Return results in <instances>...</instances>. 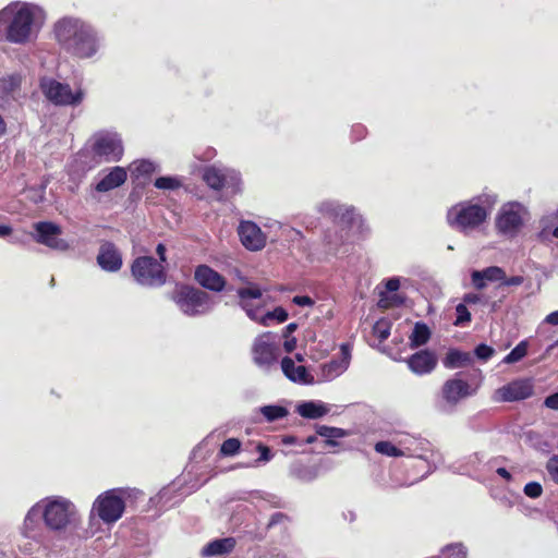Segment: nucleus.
Wrapping results in <instances>:
<instances>
[{"mask_svg":"<svg viewBox=\"0 0 558 558\" xmlns=\"http://www.w3.org/2000/svg\"><path fill=\"white\" fill-rule=\"evenodd\" d=\"M46 22V12L37 4L12 2L0 10V41L25 46L34 43Z\"/></svg>","mask_w":558,"mask_h":558,"instance_id":"nucleus-1","label":"nucleus"},{"mask_svg":"<svg viewBox=\"0 0 558 558\" xmlns=\"http://www.w3.org/2000/svg\"><path fill=\"white\" fill-rule=\"evenodd\" d=\"M41 517L46 527L53 532L65 531L80 520V513L73 501L63 496H49L36 502L27 512L23 532L32 537Z\"/></svg>","mask_w":558,"mask_h":558,"instance_id":"nucleus-2","label":"nucleus"},{"mask_svg":"<svg viewBox=\"0 0 558 558\" xmlns=\"http://www.w3.org/2000/svg\"><path fill=\"white\" fill-rule=\"evenodd\" d=\"M54 39L68 53L81 58H92L99 49V38L94 27L87 22L64 16L53 25Z\"/></svg>","mask_w":558,"mask_h":558,"instance_id":"nucleus-3","label":"nucleus"},{"mask_svg":"<svg viewBox=\"0 0 558 558\" xmlns=\"http://www.w3.org/2000/svg\"><path fill=\"white\" fill-rule=\"evenodd\" d=\"M484 203L463 202L452 206L447 213V221L449 226L461 231L469 232L481 226L487 218L490 207L496 199L485 201Z\"/></svg>","mask_w":558,"mask_h":558,"instance_id":"nucleus-4","label":"nucleus"},{"mask_svg":"<svg viewBox=\"0 0 558 558\" xmlns=\"http://www.w3.org/2000/svg\"><path fill=\"white\" fill-rule=\"evenodd\" d=\"M238 295L240 298V304L242 308L245 311L246 315L264 325L268 326L270 320L276 319L278 323H283L288 318V313L283 307H276L271 312H267L263 315H258L257 311L253 308V302L258 301L259 303L263 302V291L254 284H250L248 287L239 289Z\"/></svg>","mask_w":558,"mask_h":558,"instance_id":"nucleus-5","label":"nucleus"},{"mask_svg":"<svg viewBox=\"0 0 558 558\" xmlns=\"http://www.w3.org/2000/svg\"><path fill=\"white\" fill-rule=\"evenodd\" d=\"M40 89L45 97L56 106L76 107L85 98V90L82 87H72L51 77H44L40 81Z\"/></svg>","mask_w":558,"mask_h":558,"instance_id":"nucleus-6","label":"nucleus"},{"mask_svg":"<svg viewBox=\"0 0 558 558\" xmlns=\"http://www.w3.org/2000/svg\"><path fill=\"white\" fill-rule=\"evenodd\" d=\"M125 502L121 490L110 489L93 502L89 518L98 517L104 523H116L124 513Z\"/></svg>","mask_w":558,"mask_h":558,"instance_id":"nucleus-7","label":"nucleus"},{"mask_svg":"<svg viewBox=\"0 0 558 558\" xmlns=\"http://www.w3.org/2000/svg\"><path fill=\"white\" fill-rule=\"evenodd\" d=\"M173 301L182 313L189 316L202 315L213 307L209 295L192 287H180L173 295Z\"/></svg>","mask_w":558,"mask_h":558,"instance_id":"nucleus-8","label":"nucleus"},{"mask_svg":"<svg viewBox=\"0 0 558 558\" xmlns=\"http://www.w3.org/2000/svg\"><path fill=\"white\" fill-rule=\"evenodd\" d=\"M131 271L135 281L141 286L158 287L166 281L162 264L150 256H142L134 259Z\"/></svg>","mask_w":558,"mask_h":558,"instance_id":"nucleus-9","label":"nucleus"},{"mask_svg":"<svg viewBox=\"0 0 558 558\" xmlns=\"http://www.w3.org/2000/svg\"><path fill=\"white\" fill-rule=\"evenodd\" d=\"M526 216V209L519 203L505 204L496 218L497 230L507 236L515 235L521 229L524 217Z\"/></svg>","mask_w":558,"mask_h":558,"instance_id":"nucleus-10","label":"nucleus"},{"mask_svg":"<svg viewBox=\"0 0 558 558\" xmlns=\"http://www.w3.org/2000/svg\"><path fill=\"white\" fill-rule=\"evenodd\" d=\"M93 151L107 161H117L123 155L121 137L114 132L102 131L93 136Z\"/></svg>","mask_w":558,"mask_h":558,"instance_id":"nucleus-11","label":"nucleus"},{"mask_svg":"<svg viewBox=\"0 0 558 558\" xmlns=\"http://www.w3.org/2000/svg\"><path fill=\"white\" fill-rule=\"evenodd\" d=\"M252 356L254 363L263 369H269L277 362L278 348L271 332H264L256 337L252 347Z\"/></svg>","mask_w":558,"mask_h":558,"instance_id":"nucleus-12","label":"nucleus"},{"mask_svg":"<svg viewBox=\"0 0 558 558\" xmlns=\"http://www.w3.org/2000/svg\"><path fill=\"white\" fill-rule=\"evenodd\" d=\"M203 179L214 190L230 189L232 193L240 190L241 178L235 170L209 167L204 170Z\"/></svg>","mask_w":558,"mask_h":558,"instance_id":"nucleus-13","label":"nucleus"},{"mask_svg":"<svg viewBox=\"0 0 558 558\" xmlns=\"http://www.w3.org/2000/svg\"><path fill=\"white\" fill-rule=\"evenodd\" d=\"M533 393V384L530 379H515L496 389L493 393L495 402H514L524 400Z\"/></svg>","mask_w":558,"mask_h":558,"instance_id":"nucleus-14","label":"nucleus"},{"mask_svg":"<svg viewBox=\"0 0 558 558\" xmlns=\"http://www.w3.org/2000/svg\"><path fill=\"white\" fill-rule=\"evenodd\" d=\"M35 241L44 244L52 250L64 252L69 250V244L65 240L61 239V228L52 222L40 221L34 225Z\"/></svg>","mask_w":558,"mask_h":558,"instance_id":"nucleus-15","label":"nucleus"},{"mask_svg":"<svg viewBox=\"0 0 558 558\" xmlns=\"http://www.w3.org/2000/svg\"><path fill=\"white\" fill-rule=\"evenodd\" d=\"M476 393V388L468 381L453 377L446 380L441 388V397L447 405L454 408L460 401Z\"/></svg>","mask_w":558,"mask_h":558,"instance_id":"nucleus-16","label":"nucleus"},{"mask_svg":"<svg viewBox=\"0 0 558 558\" xmlns=\"http://www.w3.org/2000/svg\"><path fill=\"white\" fill-rule=\"evenodd\" d=\"M241 243L250 251H260L266 245V235L252 221H242L238 228Z\"/></svg>","mask_w":558,"mask_h":558,"instance_id":"nucleus-17","label":"nucleus"},{"mask_svg":"<svg viewBox=\"0 0 558 558\" xmlns=\"http://www.w3.org/2000/svg\"><path fill=\"white\" fill-rule=\"evenodd\" d=\"M341 357L337 360H331L330 362L324 364L322 366L320 372V380L322 381H330L341 374H343L350 364L351 360V351L348 344H342L341 348Z\"/></svg>","mask_w":558,"mask_h":558,"instance_id":"nucleus-18","label":"nucleus"},{"mask_svg":"<svg viewBox=\"0 0 558 558\" xmlns=\"http://www.w3.org/2000/svg\"><path fill=\"white\" fill-rule=\"evenodd\" d=\"M97 263L101 269L114 272L122 267V256L114 244L105 242L100 245Z\"/></svg>","mask_w":558,"mask_h":558,"instance_id":"nucleus-19","label":"nucleus"},{"mask_svg":"<svg viewBox=\"0 0 558 558\" xmlns=\"http://www.w3.org/2000/svg\"><path fill=\"white\" fill-rule=\"evenodd\" d=\"M195 280L205 289L217 292L221 291L226 284L223 277L206 265L196 268Z\"/></svg>","mask_w":558,"mask_h":558,"instance_id":"nucleus-20","label":"nucleus"},{"mask_svg":"<svg viewBox=\"0 0 558 558\" xmlns=\"http://www.w3.org/2000/svg\"><path fill=\"white\" fill-rule=\"evenodd\" d=\"M407 363L413 373L424 375L430 373L436 367L437 359L432 352L423 350L409 357Z\"/></svg>","mask_w":558,"mask_h":558,"instance_id":"nucleus-21","label":"nucleus"},{"mask_svg":"<svg viewBox=\"0 0 558 558\" xmlns=\"http://www.w3.org/2000/svg\"><path fill=\"white\" fill-rule=\"evenodd\" d=\"M281 369L287 378L293 383L311 385L314 383V377L307 372L303 365H295L291 357H283L281 361Z\"/></svg>","mask_w":558,"mask_h":558,"instance_id":"nucleus-22","label":"nucleus"},{"mask_svg":"<svg viewBox=\"0 0 558 558\" xmlns=\"http://www.w3.org/2000/svg\"><path fill=\"white\" fill-rule=\"evenodd\" d=\"M319 210L342 223L351 225L357 219L353 208L345 205H339L331 201L322 203Z\"/></svg>","mask_w":558,"mask_h":558,"instance_id":"nucleus-23","label":"nucleus"},{"mask_svg":"<svg viewBox=\"0 0 558 558\" xmlns=\"http://www.w3.org/2000/svg\"><path fill=\"white\" fill-rule=\"evenodd\" d=\"M128 174L124 168L113 167L108 173L96 184V191L105 193L121 186L126 181Z\"/></svg>","mask_w":558,"mask_h":558,"instance_id":"nucleus-24","label":"nucleus"},{"mask_svg":"<svg viewBox=\"0 0 558 558\" xmlns=\"http://www.w3.org/2000/svg\"><path fill=\"white\" fill-rule=\"evenodd\" d=\"M473 286L482 290L486 287V282L501 281L505 279V270L498 266H490L483 270H474L471 274Z\"/></svg>","mask_w":558,"mask_h":558,"instance_id":"nucleus-25","label":"nucleus"},{"mask_svg":"<svg viewBox=\"0 0 558 558\" xmlns=\"http://www.w3.org/2000/svg\"><path fill=\"white\" fill-rule=\"evenodd\" d=\"M331 407L323 401H305L296 407V412L304 418L316 420L327 415Z\"/></svg>","mask_w":558,"mask_h":558,"instance_id":"nucleus-26","label":"nucleus"},{"mask_svg":"<svg viewBox=\"0 0 558 558\" xmlns=\"http://www.w3.org/2000/svg\"><path fill=\"white\" fill-rule=\"evenodd\" d=\"M234 546L235 541L232 537L215 539L203 547L201 555L204 558L222 556L231 553Z\"/></svg>","mask_w":558,"mask_h":558,"instance_id":"nucleus-27","label":"nucleus"},{"mask_svg":"<svg viewBox=\"0 0 558 558\" xmlns=\"http://www.w3.org/2000/svg\"><path fill=\"white\" fill-rule=\"evenodd\" d=\"M157 170V166L150 160H137L130 166L131 174L136 180L149 178Z\"/></svg>","mask_w":558,"mask_h":558,"instance_id":"nucleus-28","label":"nucleus"},{"mask_svg":"<svg viewBox=\"0 0 558 558\" xmlns=\"http://www.w3.org/2000/svg\"><path fill=\"white\" fill-rule=\"evenodd\" d=\"M471 362L469 353L459 350H450L444 359V366L447 368H458L468 365Z\"/></svg>","mask_w":558,"mask_h":558,"instance_id":"nucleus-29","label":"nucleus"},{"mask_svg":"<svg viewBox=\"0 0 558 558\" xmlns=\"http://www.w3.org/2000/svg\"><path fill=\"white\" fill-rule=\"evenodd\" d=\"M22 76L17 73L4 75L0 78V92L4 96L13 95L21 86Z\"/></svg>","mask_w":558,"mask_h":558,"instance_id":"nucleus-30","label":"nucleus"},{"mask_svg":"<svg viewBox=\"0 0 558 558\" xmlns=\"http://www.w3.org/2000/svg\"><path fill=\"white\" fill-rule=\"evenodd\" d=\"M430 337L429 328L423 323H416L410 336L411 347H420L425 344Z\"/></svg>","mask_w":558,"mask_h":558,"instance_id":"nucleus-31","label":"nucleus"},{"mask_svg":"<svg viewBox=\"0 0 558 558\" xmlns=\"http://www.w3.org/2000/svg\"><path fill=\"white\" fill-rule=\"evenodd\" d=\"M529 350V342L526 340H523L519 342L509 354H507L502 363L505 364H514L519 361H521L526 354Z\"/></svg>","mask_w":558,"mask_h":558,"instance_id":"nucleus-32","label":"nucleus"},{"mask_svg":"<svg viewBox=\"0 0 558 558\" xmlns=\"http://www.w3.org/2000/svg\"><path fill=\"white\" fill-rule=\"evenodd\" d=\"M317 434L326 438L327 444L332 446L336 445L333 439L347 436V432L344 429L338 427H329L325 425L317 427Z\"/></svg>","mask_w":558,"mask_h":558,"instance_id":"nucleus-33","label":"nucleus"},{"mask_svg":"<svg viewBox=\"0 0 558 558\" xmlns=\"http://www.w3.org/2000/svg\"><path fill=\"white\" fill-rule=\"evenodd\" d=\"M375 450L376 452L387 457H403L407 454L405 450L398 448L390 441H378L375 445Z\"/></svg>","mask_w":558,"mask_h":558,"instance_id":"nucleus-34","label":"nucleus"},{"mask_svg":"<svg viewBox=\"0 0 558 558\" xmlns=\"http://www.w3.org/2000/svg\"><path fill=\"white\" fill-rule=\"evenodd\" d=\"M260 412L268 422H274L288 415V410L280 405H265L260 408Z\"/></svg>","mask_w":558,"mask_h":558,"instance_id":"nucleus-35","label":"nucleus"},{"mask_svg":"<svg viewBox=\"0 0 558 558\" xmlns=\"http://www.w3.org/2000/svg\"><path fill=\"white\" fill-rule=\"evenodd\" d=\"M241 441L238 438H229L225 440L220 447V454L225 457H232L239 452Z\"/></svg>","mask_w":558,"mask_h":558,"instance_id":"nucleus-36","label":"nucleus"},{"mask_svg":"<svg viewBox=\"0 0 558 558\" xmlns=\"http://www.w3.org/2000/svg\"><path fill=\"white\" fill-rule=\"evenodd\" d=\"M374 336L380 341H385L390 335V323L386 319L378 320L373 327Z\"/></svg>","mask_w":558,"mask_h":558,"instance_id":"nucleus-37","label":"nucleus"},{"mask_svg":"<svg viewBox=\"0 0 558 558\" xmlns=\"http://www.w3.org/2000/svg\"><path fill=\"white\" fill-rule=\"evenodd\" d=\"M445 558H466V549L462 544H451L442 549Z\"/></svg>","mask_w":558,"mask_h":558,"instance_id":"nucleus-38","label":"nucleus"},{"mask_svg":"<svg viewBox=\"0 0 558 558\" xmlns=\"http://www.w3.org/2000/svg\"><path fill=\"white\" fill-rule=\"evenodd\" d=\"M180 185L181 182L174 177H160L155 181V186L159 190H175Z\"/></svg>","mask_w":558,"mask_h":558,"instance_id":"nucleus-39","label":"nucleus"},{"mask_svg":"<svg viewBox=\"0 0 558 558\" xmlns=\"http://www.w3.org/2000/svg\"><path fill=\"white\" fill-rule=\"evenodd\" d=\"M457 312V319L454 322V325H462L464 323H468L471 320V314L466 308V305L463 303H460L456 307Z\"/></svg>","mask_w":558,"mask_h":558,"instance_id":"nucleus-40","label":"nucleus"},{"mask_svg":"<svg viewBox=\"0 0 558 558\" xmlns=\"http://www.w3.org/2000/svg\"><path fill=\"white\" fill-rule=\"evenodd\" d=\"M546 470L550 478L558 484V456L551 457L546 463Z\"/></svg>","mask_w":558,"mask_h":558,"instance_id":"nucleus-41","label":"nucleus"},{"mask_svg":"<svg viewBox=\"0 0 558 558\" xmlns=\"http://www.w3.org/2000/svg\"><path fill=\"white\" fill-rule=\"evenodd\" d=\"M542 493V485L537 482H530L524 486V494L531 498H537Z\"/></svg>","mask_w":558,"mask_h":558,"instance_id":"nucleus-42","label":"nucleus"},{"mask_svg":"<svg viewBox=\"0 0 558 558\" xmlns=\"http://www.w3.org/2000/svg\"><path fill=\"white\" fill-rule=\"evenodd\" d=\"M494 352L495 350L492 347L484 343L477 345L475 349V355L483 361H487L488 359H490Z\"/></svg>","mask_w":558,"mask_h":558,"instance_id":"nucleus-43","label":"nucleus"},{"mask_svg":"<svg viewBox=\"0 0 558 558\" xmlns=\"http://www.w3.org/2000/svg\"><path fill=\"white\" fill-rule=\"evenodd\" d=\"M292 303L298 306H302V307H313L315 304V301L311 296H307V295H295L292 299Z\"/></svg>","mask_w":558,"mask_h":558,"instance_id":"nucleus-44","label":"nucleus"},{"mask_svg":"<svg viewBox=\"0 0 558 558\" xmlns=\"http://www.w3.org/2000/svg\"><path fill=\"white\" fill-rule=\"evenodd\" d=\"M257 450L259 451L260 456H259V458L257 459V461H256V462H258V463H259V462H268V461H270V460H271L272 454H271V452H270V450H269V448H268V447H266V446H264V445L259 444V445L257 446Z\"/></svg>","mask_w":558,"mask_h":558,"instance_id":"nucleus-45","label":"nucleus"},{"mask_svg":"<svg viewBox=\"0 0 558 558\" xmlns=\"http://www.w3.org/2000/svg\"><path fill=\"white\" fill-rule=\"evenodd\" d=\"M544 404L546 408L558 411V392L548 396Z\"/></svg>","mask_w":558,"mask_h":558,"instance_id":"nucleus-46","label":"nucleus"},{"mask_svg":"<svg viewBox=\"0 0 558 558\" xmlns=\"http://www.w3.org/2000/svg\"><path fill=\"white\" fill-rule=\"evenodd\" d=\"M501 282H502L504 286H508V287H510V286H520V284L523 283V277H521V276H513V277L507 278L505 276V279L501 280Z\"/></svg>","mask_w":558,"mask_h":558,"instance_id":"nucleus-47","label":"nucleus"},{"mask_svg":"<svg viewBox=\"0 0 558 558\" xmlns=\"http://www.w3.org/2000/svg\"><path fill=\"white\" fill-rule=\"evenodd\" d=\"M399 287H400V281L398 278H390L386 282V289L388 292H395L399 289Z\"/></svg>","mask_w":558,"mask_h":558,"instance_id":"nucleus-48","label":"nucleus"},{"mask_svg":"<svg viewBox=\"0 0 558 558\" xmlns=\"http://www.w3.org/2000/svg\"><path fill=\"white\" fill-rule=\"evenodd\" d=\"M482 298L475 293L465 294L463 298L464 304H476L481 302Z\"/></svg>","mask_w":558,"mask_h":558,"instance_id":"nucleus-49","label":"nucleus"},{"mask_svg":"<svg viewBox=\"0 0 558 558\" xmlns=\"http://www.w3.org/2000/svg\"><path fill=\"white\" fill-rule=\"evenodd\" d=\"M283 348L288 353L292 352L296 348V339L294 337L286 338Z\"/></svg>","mask_w":558,"mask_h":558,"instance_id":"nucleus-50","label":"nucleus"},{"mask_svg":"<svg viewBox=\"0 0 558 558\" xmlns=\"http://www.w3.org/2000/svg\"><path fill=\"white\" fill-rule=\"evenodd\" d=\"M544 322L553 326H558V311L548 314Z\"/></svg>","mask_w":558,"mask_h":558,"instance_id":"nucleus-51","label":"nucleus"},{"mask_svg":"<svg viewBox=\"0 0 558 558\" xmlns=\"http://www.w3.org/2000/svg\"><path fill=\"white\" fill-rule=\"evenodd\" d=\"M156 252L160 258V262L159 263H163L166 260V246L163 244H158L157 245V248H156Z\"/></svg>","mask_w":558,"mask_h":558,"instance_id":"nucleus-52","label":"nucleus"},{"mask_svg":"<svg viewBox=\"0 0 558 558\" xmlns=\"http://www.w3.org/2000/svg\"><path fill=\"white\" fill-rule=\"evenodd\" d=\"M296 327H298V326H296V324H294V323L289 324V325L284 328V330H283V337H284V338H290V337H291V335L296 330Z\"/></svg>","mask_w":558,"mask_h":558,"instance_id":"nucleus-53","label":"nucleus"},{"mask_svg":"<svg viewBox=\"0 0 558 558\" xmlns=\"http://www.w3.org/2000/svg\"><path fill=\"white\" fill-rule=\"evenodd\" d=\"M12 233V228L8 225H0V238L9 236Z\"/></svg>","mask_w":558,"mask_h":558,"instance_id":"nucleus-54","label":"nucleus"},{"mask_svg":"<svg viewBox=\"0 0 558 558\" xmlns=\"http://www.w3.org/2000/svg\"><path fill=\"white\" fill-rule=\"evenodd\" d=\"M266 305V298L263 295V302L259 303L258 301H254L253 302V308L257 311L258 315H263L262 314V310L263 307Z\"/></svg>","mask_w":558,"mask_h":558,"instance_id":"nucleus-55","label":"nucleus"},{"mask_svg":"<svg viewBox=\"0 0 558 558\" xmlns=\"http://www.w3.org/2000/svg\"><path fill=\"white\" fill-rule=\"evenodd\" d=\"M497 473H498L501 477H504V478H506V480H510V478H511L510 473H509L505 468H499V469H497Z\"/></svg>","mask_w":558,"mask_h":558,"instance_id":"nucleus-56","label":"nucleus"},{"mask_svg":"<svg viewBox=\"0 0 558 558\" xmlns=\"http://www.w3.org/2000/svg\"><path fill=\"white\" fill-rule=\"evenodd\" d=\"M390 302H388L384 296H381V299L379 300V305L383 306V307H388L390 306Z\"/></svg>","mask_w":558,"mask_h":558,"instance_id":"nucleus-57","label":"nucleus"},{"mask_svg":"<svg viewBox=\"0 0 558 558\" xmlns=\"http://www.w3.org/2000/svg\"><path fill=\"white\" fill-rule=\"evenodd\" d=\"M558 347V339L556 341H554L547 349H546V353H549L550 351H553L555 348Z\"/></svg>","mask_w":558,"mask_h":558,"instance_id":"nucleus-58","label":"nucleus"},{"mask_svg":"<svg viewBox=\"0 0 558 558\" xmlns=\"http://www.w3.org/2000/svg\"><path fill=\"white\" fill-rule=\"evenodd\" d=\"M283 442L287 444V445L293 444L294 442V438L293 437H286V438H283Z\"/></svg>","mask_w":558,"mask_h":558,"instance_id":"nucleus-59","label":"nucleus"},{"mask_svg":"<svg viewBox=\"0 0 558 558\" xmlns=\"http://www.w3.org/2000/svg\"><path fill=\"white\" fill-rule=\"evenodd\" d=\"M295 359L299 361V362H303L304 361V357L302 354H295Z\"/></svg>","mask_w":558,"mask_h":558,"instance_id":"nucleus-60","label":"nucleus"},{"mask_svg":"<svg viewBox=\"0 0 558 558\" xmlns=\"http://www.w3.org/2000/svg\"><path fill=\"white\" fill-rule=\"evenodd\" d=\"M553 235L558 239V226L554 229Z\"/></svg>","mask_w":558,"mask_h":558,"instance_id":"nucleus-61","label":"nucleus"},{"mask_svg":"<svg viewBox=\"0 0 558 558\" xmlns=\"http://www.w3.org/2000/svg\"><path fill=\"white\" fill-rule=\"evenodd\" d=\"M314 440L313 437H308L307 442H312Z\"/></svg>","mask_w":558,"mask_h":558,"instance_id":"nucleus-62","label":"nucleus"}]
</instances>
